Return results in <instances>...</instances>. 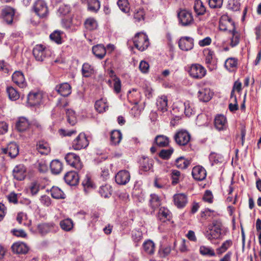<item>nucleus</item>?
Instances as JSON below:
<instances>
[{
  "mask_svg": "<svg viewBox=\"0 0 261 261\" xmlns=\"http://www.w3.org/2000/svg\"><path fill=\"white\" fill-rule=\"evenodd\" d=\"M222 223L219 220H214L211 224L207 226L205 236L209 240L217 239L221 235Z\"/></svg>",
  "mask_w": 261,
  "mask_h": 261,
  "instance_id": "1",
  "label": "nucleus"
},
{
  "mask_svg": "<svg viewBox=\"0 0 261 261\" xmlns=\"http://www.w3.org/2000/svg\"><path fill=\"white\" fill-rule=\"evenodd\" d=\"M134 46L141 51H143L149 46V42L147 36L142 33H137L133 39Z\"/></svg>",
  "mask_w": 261,
  "mask_h": 261,
  "instance_id": "2",
  "label": "nucleus"
},
{
  "mask_svg": "<svg viewBox=\"0 0 261 261\" xmlns=\"http://www.w3.org/2000/svg\"><path fill=\"white\" fill-rule=\"evenodd\" d=\"M33 9L40 18H45L48 15V8L43 0H37L33 5Z\"/></svg>",
  "mask_w": 261,
  "mask_h": 261,
  "instance_id": "3",
  "label": "nucleus"
},
{
  "mask_svg": "<svg viewBox=\"0 0 261 261\" xmlns=\"http://www.w3.org/2000/svg\"><path fill=\"white\" fill-rule=\"evenodd\" d=\"M177 16L179 22L182 26H189L194 22L192 13L190 11L186 9H181L178 12Z\"/></svg>",
  "mask_w": 261,
  "mask_h": 261,
  "instance_id": "4",
  "label": "nucleus"
},
{
  "mask_svg": "<svg viewBox=\"0 0 261 261\" xmlns=\"http://www.w3.org/2000/svg\"><path fill=\"white\" fill-rule=\"evenodd\" d=\"M188 72L191 77L196 80L201 79L206 73L205 68L197 63L192 64Z\"/></svg>",
  "mask_w": 261,
  "mask_h": 261,
  "instance_id": "5",
  "label": "nucleus"
},
{
  "mask_svg": "<svg viewBox=\"0 0 261 261\" xmlns=\"http://www.w3.org/2000/svg\"><path fill=\"white\" fill-rule=\"evenodd\" d=\"M33 54L37 61L42 62L50 55V51L44 45L37 44L33 48Z\"/></svg>",
  "mask_w": 261,
  "mask_h": 261,
  "instance_id": "6",
  "label": "nucleus"
},
{
  "mask_svg": "<svg viewBox=\"0 0 261 261\" xmlns=\"http://www.w3.org/2000/svg\"><path fill=\"white\" fill-rule=\"evenodd\" d=\"M174 139L178 145L185 146L190 142L191 135L187 130H180L176 133Z\"/></svg>",
  "mask_w": 261,
  "mask_h": 261,
  "instance_id": "7",
  "label": "nucleus"
},
{
  "mask_svg": "<svg viewBox=\"0 0 261 261\" xmlns=\"http://www.w3.org/2000/svg\"><path fill=\"white\" fill-rule=\"evenodd\" d=\"M89 145L88 140L85 133H81L73 141L72 146L74 150H81L86 148Z\"/></svg>",
  "mask_w": 261,
  "mask_h": 261,
  "instance_id": "8",
  "label": "nucleus"
},
{
  "mask_svg": "<svg viewBox=\"0 0 261 261\" xmlns=\"http://www.w3.org/2000/svg\"><path fill=\"white\" fill-rule=\"evenodd\" d=\"M203 53L205 56V62L207 65V67L211 70H212L215 68L216 65L214 51L208 48H206L203 50Z\"/></svg>",
  "mask_w": 261,
  "mask_h": 261,
  "instance_id": "9",
  "label": "nucleus"
},
{
  "mask_svg": "<svg viewBox=\"0 0 261 261\" xmlns=\"http://www.w3.org/2000/svg\"><path fill=\"white\" fill-rule=\"evenodd\" d=\"M65 159L69 165L78 170L81 169L83 167V164L80 161V157L74 153H68L66 155Z\"/></svg>",
  "mask_w": 261,
  "mask_h": 261,
  "instance_id": "10",
  "label": "nucleus"
},
{
  "mask_svg": "<svg viewBox=\"0 0 261 261\" xmlns=\"http://www.w3.org/2000/svg\"><path fill=\"white\" fill-rule=\"evenodd\" d=\"M178 46L182 50H190L193 48L194 39L190 37H182L179 40Z\"/></svg>",
  "mask_w": 261,
  "mask_h": 261,
  "instance_id": "11",
  "label": "nucleus"
},
{
  "mask_svg": "<svg viewBox=\"0 0 261 261\" xmlns=\"http://www.w3.org/2000/svg\"><path fill=\"white\" fill-rule=\"evenodd\" d=\"M42 99V95L40 92H31L28 95L27 105L33 107L40 105Z\"/></svg>",
  "mask_w": 261,
  "mask_h": 261,
  "instance_id": "12",
  "label": "nucleus"
},
{
  "mask_svg": "<svg viewBox=\"0 0 261 261\" xmlns=\"http://www.w3.org/2000/svg\"><path fill=\"white\" fill-rule=\"evenodd\" d=\"M2 152L8 154L11 158H15L19 153L18 145L15 142H11L7 147L2 149Z\"/></svg>",
  "mask_w": 261,
  "mask_h": 261,
  "instance_id": "13",
  "label": "nucleus"
},
{
  "mask_svg": "<svg viewBox=\"0 0 261 261\" xmlns=\"http://www.w3.org/2000/svg\"><path fill=\"white\" fill-rule=\"evenodd\" d=\"M13 82L20 88H25L27 86L24 76L20 71H15L12 76Z\"/></svg>",
  "mask_w": 261,
  "mask_h": 261,
  "instance_id": "14",
  "label": "nucleus"
},
{
  "mask_svg": "<svg viewBox=\"0 0 261 261\" xmlns=\"http://www.w3.org/2000/svg\"><path fill=\"white\" fill-rule=\"evenodd\" d=\"M13 174L15 179H24L27 175V168L23 164L18 165L13 169Z\"/></svg>",
  "mask_w": 261,
  "mask_h": 261,
  "instance_id": "15",
  "label": "nucleus"
},
{
  "mask_svg": "<svg viewBox=\"0 0 261 261\" xmlns=\"http://www.w3.org/2000/svg\"><path fill=\"white\" fill-rule=\"evenodd\" d=\"M14 14V9L10 7H6L2 9V15L3 18L9 24L13 22Z\"/></svg>",
  "mask_w": 261,
  "mask_h": 261,
  "instance_id": "16",
  "label": "nucleus"
},
{
  "mask_svg": "<svg viewBox=\"0 0 261 261\" xmlns=\"http://www.w3.org/2000/svg\"><path fill=\"white\" fill-rule=\"evenodd\" d=\"M174 204L179 208L184 207L188 203L187 196L184 193H178L173 196Z\"/></svg>",
  "mask_w": 261,
  "mask_h": 261,
  "instance_id": "17",
  "label": "nucleus"
},
{
  "mask_svg": "<svg viewBox=\"0 0 261 261\" xmlns=\"http://www.w3.org/2000/svg\"><path fill=\"white\" fill-rule=\"evenodd\" d=\"M15 127L18 131L24 132L31 127V123L25 117H20L16 121Z\"/></svg>",
  "mask_w": 261,
  "mask_h": 261,
  "instance_id": "18",
  "label": "nucleus"
},
{
  "mask_svg": "<svg viewBox=\"0 0 261 261\" xmlns=\"http://www.w3.org/2000/svg\"><path fill=\"white\" fill-rule=\"evenodd\" d=\"M192 174L194 179H205L206 171L203 167L196 166L193 168Z\"/></svg>",
  "mask_w": 261,
  "mask_h": 261,
  "instance_id": "19",
  "label": "nucleus"
},
{
  "mask_svg": "<svg viewBox=\"0 0 261 261\" xmlns=\"http://www.w3.org/2000/svg\"><path fill=\"white\" fill-rule=\"evenodd\" d=\"M55 90L59 94L64 97L68 96L71 93V87L67 83L57 85Z\"/></svg>",
  "mask_w": 261,
  "mask_h": 261,
  "instance_id": "20",
  "label": "nucleus"
},
{
  "mask_svg": "<svg viewBox=\"0 0 261 261\" xmlns=\"http://www.w3.org/2000/svg\"><path fill=\"white\" fill-rule=\"evenodd\" d=\"M11 249L12 251L16 254H25L29 250L28 246L25 243L20 242L14 243Z\"/></svg>",
  "mask_w": 261,
  "mask_h": 261,
  "instance_id": "21",
  "label": "nucleus"
},
{
  "mask_svg": "<svg viewBox=\"0 0 261 261\" xmlns=\"http://www.w3.org/2000/svg\"><path fill=\"white\" fill-rule=\"evenodd\" d=\"M178 106L182 109H184V113L186 116L190 117L195 114V110L194 105L190 101H186L184 103L179 102Z\"/></svg>",
  "mask_w": 261,
  "mask_h": 261,
  "instance_id": "22",
  "label": "nucleus"
},
{
  "mask_svg": "<svg viewBox=\"0 0 261 261\" xmlns=\"http://www.w3.org/2000/svg\"><path fill=\"white\" fill-rule=\"evenodd\" d=\"M96 111L99 113H103L109 109V105L106 98H101L96 101L94 105Z\"/></svg>",
  "mask_w": 261,
  "mask_h": 261,
  "instance_id": "23",
  "label": "nucleus"
},
{
  "mask_svg": "<svg viewBox=\"0 0 261 261\" xmlns=\"http://www.w3.org/2000/svg\"><path fill=\"white\" fill-rule=\"evenodd\" d=\"M209 160L212 167L216 166V168H221L223 166V159L219 154L211 153L210 155Z\"/></svg>",
  "mask_w": 261,
  "mask_h": 261,
  "instance_id": "24",
  "label": "nucleus"
},
{
  "mask_svg": "<svg viewBox=\"0 0 261 261\" xmlns=\"http://www.w3.org/2000/svg\"><path fill=\"white\" fill-rule=\"evenodd\" d=\"M213 94L209 88H202L198 92L199 99L203 102H207L211 100Z\"/></svg>",
  "mask_w": 261,
  "mask_h": 261,
  "instance_id": "25",
  "label": "nucleus"
},
{
  "mask_svg": "<svg viewBox=\"0 0 261 261\" xmlns=\"http://www.w3.org/2000/svg\"><path fill=\"white\" fill-rule=\"evenodd\" d=\"M216 128L218 130H222L226 127V118L223 115H218L216 116L214 120Z\"/></svg>",
  "mask_w": 261,
  "mask_h": 261,
  "instance_id": "26",
  "label": "nucleus"
},
{
  "mask_svg": "<svg viewBox=\"0 0 261 261\" xmlns=\"http://www.w3.org/2000/svg\"><path fill=\"white\" fill-rule=\"evenodd\" d=\"M56 226L54 223H43L37 226V229L40 234L45 235L51 231Z\"/></svg>",
  "mask_w": 261,
  "mask_h": 261,
  "instance_id": "27",
  "label": "nucleus"
},
{
  "mask_svg": "<svg viewBox=\"0 0 261 261\" xmlns=\"http://www.w3.org/2000/svg\"><path fill=\"white\" fill-rule=\"evenodd\" d=\"M36 148L42 154H48L50 151L48 143L44 140L39 141L37 143Z\"/></svg>",
  "mask_w": 261,
  "mask_h": 261,
  "instance_id": "28",
  "label": "nucleus"
},
{
  "mask_svg": "<svg viewBox=\"0 0 261 261\" xmlns=\"http://www.w3.org/2000/svg\"><path fill=\"white\" fill-rule=\"evenodd\" d=\"M158 217L161 221L165 222L171 219V213L168 209L164 207H162L159 209Z\"/></svg>",
  "mask_w": 261,
  "mask_h": 261,
  "instance_id": "29",
  "label": "nucleus"
},
{
  "mask_svg": "<svg viewBox=\"0 0 261 261\" xmlns=\"http://www.w3.org/2000/svg\"><path fill=\"white\" fill-rule=\"evenodd\" d=\"M156 106L158 110L164 112L167 111L168 99L166 96H162L156 100Z\"/></svg>",
  "mask_w": 261,
  "mask_h": 261,
  "instance_id": "30",
  "label": "nucleus"
},
{
  "mask_svg": "<svg viewBox=\"0 0 261 261\" xmlns=\"http://www.w3.org/2000/svg\"><path fill=\"white\" fill-rule=\"evenodd\" d=\"M92 52L96 57L101 59L106 55V49L103 45L98 44L92 47Z\"/></svg>",
  "mask_w": 261,
  "mask_h": 261,
  "instance_id": "31",
  "label": "nucleus"
},
{
  "mask_svg": "<svg viewBox=\"0 0 261 261\" xmlns=\"http://www.w3.org/2000/svg\"><path fill=\"white\" fill-rule=\"evenodd\" d=\"M143 250L147 254H153L155 250L154 243L150 240L145 241L143 244Z\"/></svg>",
  "mask_w": 261,
  "mask_h": 261,
  "instance_id": "32",
  "label": "nucleus"
},
{
  "mask_svg": "<svg viewBox=\"0 0 261 261\" xmlns=\"http://www.w3.org/2000/svg\"><path fill=\"white\" fill-rule=\"evenodd\" d=\"M6 92L8 95L9 98L12 101H16L20 97L19 92L12 86L7 87Z\"/></svg>",
  "mask_w": 261,
  "mask_h": 261,
  "instance_id": "33",
  "label": "nucleus"
},
{
  "mask_svg": "<svg viewBox=\"0 0 261 261\" xmlns=\"http://www.w3.org/2000/svg\"><path fill=\"white\" fill-rule=\"evenodd\" d=\"M194 10L197 15H203L206 11V9L200 0H195Z\"/></svg>",
  "mask_w": 261,
  "mask_h": 261,
  "instance_id": "34",
  "label": "nucleus"
},
{
  "mask_svg": "<svg viewBox=\"0 0 261 261\" xmlns=\"http://www.w3.org/2000/svg\"><path fill=\"white\" fill-rule=\"evenodd\" d=\"M62 164L58 160H53L50 164V170L53 174H58L62 169Z\"/></svg>",
  "mask_w": 261,
  "mask_h": 261,
  "instance_id": "35",
  "label": "nucleus"
},
{
  "mask_svg": "<svg viewBox=\"0 0 261 261\" xmlns=\"http://www.w3.org/2000/svg\"><path fill=\"white\" fill-rule=\"evenodd\" d=\"M238 65V60L234 58H229L225 62V68L229 71H234Z\"/></svg>",
  "mask_w": 261,
  "mask_h": 261,
  "instance_id": "36",
  "label": "nucleus"
},
{
  "mask_svg": "<svg viewBox=\"0 0 261 261\" xmlns=\"http://www.w3.org/2000/svg\"><path fill=\"white\" fill-rule=\"evenodd\" d=\"M94 70L93 67L89 63H85L83 65L82 73L83 76L88 77L94 74Z\"/></svg>",
  "mask_w": 261,
  "mask_h": 261,
  "instance_id": "37",
  "label": "nucleus"
},
{
  "mask_svg": "<svg viewBox=\"0 0 261 261\" xmlns=\"http://www.w3.org/2000/svg\"><path fill=\"white\" fill-rule=\"evenodd\" d=\"M154 141L156 145L160 147L167 146L169 143V138L164 135L157 136L155 138Z\"/></svg>",
  "mask_w": 261,
  "mask_h": 261,
  "instance_id": "38",
  "label": "nucleus"
},
{
  "mask_svg": "<svg viewBox=\"0 0 261 261\" xmlns=\"http://www.w3.org/2000/svg\"><path fill=\"white\" fill-rule=\"evenodd\" d=\"M60 225L63 230L69 231L72 229L73 223L71 219L67 218L61 221Z\"/></svg>",
  "mask_w": 261,
  "mask_h": 261,
  "instance_id": "39",
  "label": "nucleus"
},
{
  "mask_svg": "<svg viewBox=\"0 0 261 261\" xmlns=\"http://www.w3.org/2000/svg\"><path fill=\"white\" fill-rule=\"evenodd\" d=\"M232 37L231 39L230 45L231 47H234L237 45L240 42V33L236 31L234 26L231 31Z\"/></svg>",
  "mask_w": 261,
  "mask_h": 261,
  "instance_id": "40",
  "label": "nucleus"
},
{
  "mask_svg": "<svg viewBox=\"0 0 261 261\" xmlns=\"http://www.w3.org/2000/svg\"><path fill=\"white\" fill-rule=\"evenodd\" d=\"M122 139V134L119 130H115L111 132V142L113 144H119Z\"/></svg>",
  "mask_w": 261,
  "mask_h": 261,
  "instance_id": "41",
  "label": "nucleus"
},
{
  "mask_svg": "<svg viewBox=\"0 0 261 261\" xmlns=\"http://www.w3.org/2000/svg\"><path fill=\"white\" fill-rule=\"evenodd\" d=\"M99 193L101 196L105 198L109 197L112 192V187L109 185H106L100 187L99 189Z\"/></svg>",
  "mask_w": 261,
  "mask_h": 261,
  "instance_id": "42",
  "label": "nucleus"
},
{
  "mask_svg": "<svg viewBox=\"0 0 261 261\" xmlns=\"http://www.w3.org/2000/svg\"><path fill=\"white\" fill-rule=\"evenodd\" d=\"M150 196L149 205L153 210H154L160 205V200L156 194H152Z\"/></svg>",
  "mask_w": 261,
  "mask_h": 261,
  "instance_id": "43",
  "label": "nucleus"
},
{
  "mask_svg": "<svg viewBox=\"0 0 261 261\" xmlns=\"http://www.w3.org/2000/svg\"><path fill=\"white\" fill-rule=\"evenodd\" d=\"M153 161L148 158L143 159L140 166V170L144 171L149 170L152 167Z\"/></svg>",
  "mask_w": 261,
  "mask_h": 261,
  "instance_id": "44",
  "label": "nucleus"
},
{
  "mask_svg": "<svg viewBox=\"0 0 261 261\" xmlns=\"http://www.w3.org/2000/svg\"><path fill=\"white\" fill-rule=\"evenodd\" d=\"M51 195L55 199H64L65 195L59 188L53 187L51 189Z\"/></svg>",
  "mask_w": 261,
  "mask_h": 261,
  "instance_id": "45",
  "label": "nucleus"
},
{
  "mask_svg": "<svg viewBox=\"0 0 261 261\" xmlns=\"http://www.w3.org/2000/svg\"><path fill=\"white\" fill-rule=\"evenodd\" d=\"M190 162L189 160L185 159L184 157H179L175 161L176 167L180 169H186L190 165Z\"/></svg>",
  "mask_w": 261,
  "mask_h": 261,
  "instance_id": "46",
  "label": "nucleus"
},
{
  "mask_svg": "<svg viewBox=\"0 0 261 261\" xmlns=\"http://www.w3.org/2000/svg\"><path fill=\"white\" fill-rule=\"evenodd\" d=\"M200 253L205 256H214L215 253L212 248L205 246H201L199 248Z\"/></svg>",
  "mask_w": 261,
  "mask_h": 261,
  "instance_id": "47",
  "label": "nucleus"
},
{
  "mask_svg": "<svg viewBox=\"0 0 261 261\" xmlns=\"http://www.w3.org/2000/svg\"><path fill=\"white\" fill-rule=\"evenodd\" d=\"M62 32L58 30H56L53 32L49 36L51 40L54 41L56 43L60 44L62 42L61 34Z\"/></svg>",
  "mask_w": 261,
  "mask_h": 261,
  "instance_id": "48",
  "label": "nucleus"
},
{
  "mask_svg": "<svg viewBox=\"0 0 261 261\" xmlns=\"http://www.w3.org/2000/svg\"><path fill=\"white\" fill-rule=\"evenodd\" d=\"M84 25L87 30L91 31L97 28V23L93 18H89L85 21Z\"/></svg>",
  "mask_w": 261,
  "mask_h": 261,
  "instance_id": "49",
  "label": "nucleus"
},
{
  "mask_svg": "<svg viewBox=\"0 0 261 261\" xmlns=\"http://www.w3.org/2000/svg\"><path fill=\"white\" fill-rule=\"evenodd\" d=\"M66 116L67 121L71 125H74L76 123L75 112L72 110H66Z\"/></svg>",
  "mask_w": 261,
  "mask_h": 261,
  "instance_id": "50",
  "label": "nucleus"
},
{
  "mask_svg": "<svg viewBox=\"0 0 261 261\" xmlns=\"http://www.w3.org/2000/svg\"><path fill=\"white\" fill-rule=\"evenodd\" d=\"M230 99L233 103H230L229 104V110L231 112H234L238 110L239 107L237 102V97L234 94L233 90H232L231 92Z\"/></svg>",
  "mask_w": 261,
  "mask_h": 261,
  "instance_id": "51",
  "label": "nucleus"
},
{
  "mask_svg": "<svg viewBox=\"0 0 261 261\" xmlns=\"http://www.w3.org/2000/svg\"><path fill=\"white\" fill-rule=\"evenodd\" d=\"M132 238L135 243H136V246L138 245V243L143 239V234L142 231L135 230L132 232Z\"/></svg>",
  "mask_w": 261,
  "mask_h": 261,
  "instance_id": "52",
  "label": "nucleus"
},
{
  "mask_svg": "<svg viewBox=\"0 0 261 261\" xmlns=\"http://www.w3.org/2000/svg\"><path fill=\"white\" fill-rule=\"evenodd\" d=\"M232 245V241L231 240H226L225 241L220 247L217 248L216 251L218 254H222L225 252Z\"/></svg>",
  "mask_w": 261,
  "mask_h": 261,
  "instance_id": "53",
  "label": "nucleus"
},
{
  "mask_svg": "<svg viewBox=\"0 0 261 261\" xmlns=\"http://www.w3.org/2000/svg\"><path fill=\"white\" fill-rule=\"evenodd\" d=\"M100 7V2L98 0H90L88 3V9L91 11L97 12Z\"/></svg>",
  "mask_w": 261,
  "mask_h": 261,
  "instance_id": "54",
  "label": "nucleus"
},
{
  "mask_svg": "<svg viewBox=\"0 0 261 261\" xmlns=\"http://www.w3.org/2000/svg\"><path fill=\"white\" fill-rule=\"evenodd\" d=\"M129 172L126 170L119 171L115 175V179H130Z\"/></svg>",
  "mask_w": 261,
  "mask_h": 261,
  "instance_id": "55",
  "label": "nucleus"
},
{
  "mask_svg": "<svg viewBox=\"0 0 261 261\" xmlns=\"http://www.w3.org/2000/svg\"><path fill=\"white\" fill-rule=\"evenodd\" d=\"M70 11V7L67 5L62 4L60 6L58 10V14L60 15H66L68 14Z\"/></svg>",
  "mask_w": 261,
  "mask_h": 261,
  "instance_id": "56",
  "label": "nucleus"
},
{
  "mask_svg": "<svg viewBox=\"0 0 261 261\" xmlns=\"http://www.w3.org/2000/svg\"><path fill=\"white\" fill-rule=\"evenodd\" d=\"M81 177V175L76 172L70 171L65 174L64 179H79Z\"/></svg>",
  "mask_w": 261,
  "mask_h": 261,
  "instance_id": "57",
  "label": "nucleus"
},
{
  "mask_svg": "<svg viewBox=\"0 0 261 261\" xmlns=\"http://www.w3.org/2000/svg\"><path fill=\"white\" fill-rule=\"evenodd\" d=\"M173 152V149L172 148L162 149L159 153V156L164 160H167L170 157Z\"/></svg>",
  "mask_w": 261,
  "mask_h": 261,
  "instance_id": "58",
  "label": "nucleus"
},
{
  "mask_svg": "<svg viewBox=\"0 0 261 261\" xmlns=\"http://www.w3.org/2000/svg\"><path fill=\"white\" fill-rule=\"evenodd\" d=\"M117 5L122 11L127 12L129 11L128 0H118Z\"/></svg>",
  "mask_w": 261,
  "mask_h": 261,
  "instance_id": "59",
  "label": "nucleus"
},
{
  "mask_svg": "<svg viewBox=\"0 0 261 261\" xmlns=\"http://www.w3.org/2000/svg\"><path fill=\"white\" fill-rule=\"evenodd\" d=\"M144 15L145 13L144 10L142 9H139L138 10H135L134 18L136 21L139 22L142 20H144Z\"/></svg>",
  "mask_w": 261,
  "mask_h": 261,
  "instance_id": "60",
  "label": "nucleus"
},
{
  "mask_svg": "<svg viewBox=\"0 0 261 261\" xmlns=\"http://www.w3.org/2000/svg\"><path fill=\"white\" fill-rule=\"evenodd\" d=\"M113 89L114 92L118 94L121 92V83L119 78L115 77L114 80Z\"/></svg>",
  "mask_w": 261,
  "mask_h": 261,
  "instance_id": "61",
  "label": "nucleus"
},
{
  "mask_svg": "<svg viewBox=\"0 0 261 261\" xmlns=\"http://www.w3.org/2000/svg\"><path fill=\"white\" fill-rule=\"evenodd\" d=\"M171 250L170 246L163 247L159 249L158 254L161 257H165L170 254Z\"/></svg>",
  "mask_w": 261,
  "mask_h": 261,
  "instance_id": "62",
  "label": "nucleus"
},
{
  "mask_svg": "<svg viewBox=\"0 0 261 261\" xmlns=\"http://www.w3.org/2000/svg\"><path fill=\"white\" fill-rule=\"evenodd\" d=\"M228 7L234 11L239 10L240 4L237 0H230L228 3Z\"/></svg>",
  "mask_w": 261,
  "mask_h": 261,
  "instance_id": "63",
  "label": "nucleus"
},
{
  "mask_svg": "<svg viewBox=\"0 0 261 261\" xmlns=\"http://www.w3.org/2000/svg\"><path fill=\"white\" fill-rule=\"evenodd\" d=\"M82 185L86 192L91 189L94 188V185L92 180H83Z\"/></svg>",
  "mask_w": 261,
  "mask_h": 261,
  "instance_id": "64",
  "label": "nucleus"
}]
</instances>
